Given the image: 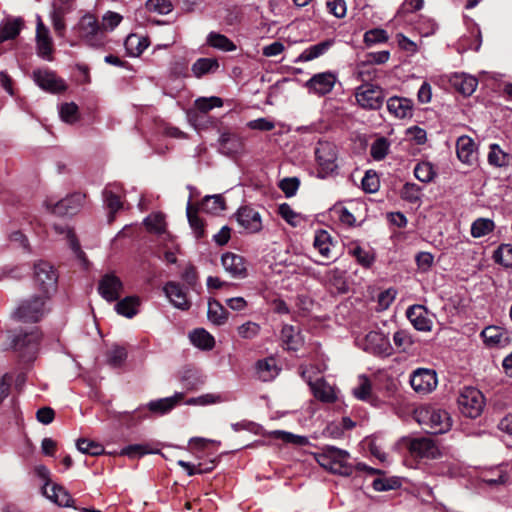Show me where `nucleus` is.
<instances>
[{"instance_id": "e2e57ef3", "label": "nucleus", "mask_w": 512, "mask_h": 512, "mask_svg": "<svg viewBox=\"0 0 512 512\" xmlns=\"http://www.w3.org/2000/svg\"><path fill=\"white\" fill-rule=\"evenodd\" d=\"M388 40L387 32L383 29H372L364 34V42L366 45H374L383 43Z\"/></svg>"}, {"instance_id": "7ed1b4c3", "label": "nucleus", "mask_w": 512, "mask_h": 512, "mask_svg": "<svg viewBox=\"0 0 512 512\" xmlns=\"http://www.w3.org/2000/svg\"><path fill=\"white\" fill-rule=\"evenodd\" d=\"M350 454L334 446L325 447L316 455L317 463L325 470L341 476H350L354 466L350 463Z\"/></svg>"}, {"instance_id": "864d4df0", "label": "nucleus", "mask_w": 512, "mask_h": 512, "mask_svg": "<svg viewBox=\"0 0 512 512\" xmlns=\"http://www.w3.org/2000/svg\"><path fill=\"white\" fill-rule=\"evenodd\" d=\"M393 341L401 352L409 351L414 343L411 334L406 330L396 331L393 335Z\"/></svg>"}, {"instance_id": "ea45409f", "label": "nucleus", "mask_w": 512, "mask_h": 512, "mask_svg": "<svg viewBox=\"0 0 512 512\" xmlns=\"http://www.w3.org/2000/svg\"><path fill=\"white\" fill-rule=\"evenodd\" d=\"M189 337L192 344L202 350H211L215 346L214 337L203 328L195 329Z\"/></svg>"}, {"instance_id": "c85d7f7f", "label": "nucleus", "mask_w": 512, "mask_h": 512, "mask_svg": "<svg viewBox=\"0 0 512 512\" xmlns=\"http://www.w3.org/2000/svg\"><path fill=\"white\" fill-rule=\"evenodd\" d=\"M220 152L227 156H233L242 152L244 142L241 137L231 133H223L219 139Z\"/></svg>"}, {"instance_id": "4c0bfd02", "label": "nucleus", "mask_w": 512, "mask_h": 512, "mask_svg": "<svg viewBox=\"0 0 512 512\" xmlns=\"http://www.w3.org/2000/svg\"><path fill=\"white\" fill-rule=\"evenodd\" d=\"M127 54L132 57L139 56L149 46L147 38L137 34H130L124 42Z\"/></svg>"}, {"instance_id": "20e7f679", "label": "nucleus", "mask_w": 512, "mask_h": 512, "mask_svg": "<svg viewBox=\"0 0 512 512\" xmlns=\"http://www.w3.org/2000/svg\"><path fill=\"white\" fill-rule=\"evenodd\" d=\"M79 38L89 47L103 48L107 43V36L103 34L98 19L88 13L77 24Z\"/></svg>"}, {"instance_id": "39448f33", "label": "nucleus", "mask_w": 512, "mask_h": 512, "mask_svg": "<svg viewBox=\"0 0 512 512\" xmlns=\"http://www.w3.org/2000/svg\"><path fill=\"white\" fill-rule=\"evenodd\" d=\"M226 209V202L224 197L221 194L215 195H206L199 203H192V195H190L186 213L189 224H198L197 214L199 212L210 214V215H219Z\"/></svg>"}, {"instance_id": "a19ab883", "label": "nucleus", "mask_w": 512, "mask_h": 512, "mask_svg": "<svg viewBox=\"0 0 512 512\" xmlns=\"http://www.w3.org/2000/svg\"><path fill=\"white\" fill-rule=\"evenodd\" d=\"M207 44L217 50L223 52H232L236 50V45L227 36L217 33L210 32L207 36Z\"/></svg>"}, {"instance_id": "69168bd1", "label": "nucleus", "mask_w": 512, "mask_h": 512, "mask_svg": "<svg viewBox=\"0 0 512 512\" xmlns=\"http://www.w3.org/2000/svg\"><path fill=\"white\" fill-rule=\"evenodd\" d=\"M326 7L330 14L336 18H343L346 15V2L344 0H326Z\"/></svg>"}, {"instance_id": "cd10ccee", "label": "nucleus", "mask_w": 512, "mask_h": 512, "mask_svg": "<svg viewBox=\"0 0 512 512\" xmlns=\"http://www.w3.org/2000/svg\"><path fill=\"white\" fill-rule=\"evenodd\" d=\"M313 246L323 258L331 259L334 256L332 250L335 247V243L332 236L326 230L320 229L316 231Z\"/></svg>"}, {"instance_id": "423d86ee", "label": "nucleus", "mask_w": 512, "mask_h": 512, "mask_svg": "<svg viewBox=\"0 0 512 512\" xmlns=\"http://www.w3.org/2000/svg\"><path fill=\"white\" fill-rule=\"evenodd\" d=\"M46 295L34 296L22 301L12 313L13 319L22 322H37L46 313Z\"/></svg>"}, {"instance_id": "393cba45", "label": "nucleus", "mask_w": 512, "mask_h": 512, "mask_svg": "<svg viewBox=\"0 0 512 512\" xmlns=\"http://www.w3.org/2000/svg\"><path fill=\"white\" fill-rule=\"evenodd\" d=\"M456 153L459 160L466 164H472L476 160V147L472 138L460 136L456 142Z\"/></svg>"}, {"instance_id": "4be33fe9", "label": "nucleus", "mask_w": 512, "mask_h": 512, "mask_svg": "<svg viewBox=\"0 0 512 512\" xmlns=\"http://www.w3.org/2000/svg\"><path fill=\"white\" fill-rule=\"evenodd\" d=\"M387 109L396 118H411L413 115V102L405 97L393 96L387 100Z\"/></svg>"}, {"instance_id": "a211bd4d", "label": "nucleus", "mask_w": 512, "mask_h": 512, "mask_svg": "<svg viewBox=\"0 0 512 512\" xmlns=\"http://www.w3.org/2000/svg\"><path fill=\"white\" fill-rule=\"evenodd\" d=\"M36 45L39 57L48 61L53 59V41L49 29L44 25L40 16H37Z\"/></svg>"}, {"instance_id": "6e6552de", "label": "nucleus", "mask_w": 512, "mask_h": 512, "mask_svg": "<svg viewBox=\"0 0 512 512\" xmlns=\"http://www.w3.org/2000/svg\"><path fill=\"white\" fill-rule=\"evenodd\" d=\"M85 194L75 192L61 200L48 198L44 205L48 211L58 216L74 215L80 211L85 202Z\"/></svg>"}, {"instance_id": "b1692460", "label": "nucleus", "mask_w": 512, "mask_h": 512, "mask_svg": "<svg viewBox=\"0 0 512 512\" xmlns=\"http://www.w3.org/2000/svg\"><path fill=\"white\" fill-rule=\"evenodd\" d=\"M43 494L54 503L63 507L71 506L73 501L71 495L66 489L57 484H50V482H45L43 486Z\"/></svg>"}, {"instance_id": "5701e85b", "label": "nucleus", "mask_w": 512, "mask_h": 512, "mask_svg": "<svg viewBox=\"0 0 512 512\" xmlns=\"http://www.w3.org/2000/svg\"><path fill=\"white\" fill-rule=\"evenodd\" d=\"M481 336L486 345L490 347H506L510 343V336L507 331L498 326H488Z\"/></svg>"}, {"instance_id": "f03ea898", "label": "nucleus", "mask_w": 512, "mask_h": 512, "mask_svg": "<svg viewBox=\"0 0 512 512\" xmlns=\"http://www.w3.org/2000/svg\"><path fill=\"white\" fill-rule=\"evenodd\" d=\"M40 338L41 335L37 327H31L29 330H20L17 333H8L10 347L18 353L24 362H31L36 358Z\"/></svg>"}, {"instance_id": "4d7b16f0", "label": "nucleus", "mask_w": 512, "mask_h": 512, "mask_svg": "<svg viewBox=\"0 0 512 512\" xmlns=\"http://www.w3.org/2000/svg\"><path fill=\"white\" fill-rule=\"evenodd\" d=\"M400 194L405 201L416 203L421 198V188L415 183H405Z\"/></svg>"}, {"instance_id": "58836bf2", "label": "nucleus", "mask_w": 512, "mask_h": 512, "mask_svg": "<svg viewBox=\"0 0 512 512\" xmlns=\"http://www.w3.org/2000/svg\"><path fill=\"white\" fill-rule=\"evenodd\" d=\"M219 68V62L216 58H199L191 67L195 77L201 78L208 73H214Z\"/></svg>"}, {"instance_id": "bb28decb", "label": "nucleus", "mask_w": 512, "mask_h": 512, "mask_svg": "<svg viewBox=\"0 0 512 512\" xmlns=\"http://www.w3.org/2000/svg\"><path fill=\"white\" fill-rule=\"evenodd\" d=\"M164 292L170 302L177 308L186 310L190 307V303L187 300L186 292L180 284L175 282H168L164 286Z\"/></svg>"}, {"instance_id": "603ef678", "label": "nucleus", "mask_w": 512, "mask_h": 512, "mask_svg": "<svg viewBox=\"0 0 512 512\" xmlns=\"http://www.w3.org/2000/svg\"><path fill=\"white\" fill-rule=\"evenodd\" d=\"M414 175L421 182H430L435 176L433 165L430 162L418 163L414 168Z\"/></svg>"}, {"instance_id": "412c9836", "label": "nucleus", "mask_w": 512, "mask_h": 512, "mask_svg": "<svg viewBox=\"0 0 512 512\" xmlns=\"http://www.w3.org/2000/svg\"><path fill=\"white\" fill-rule=\"evenodd\" d=\"M406 316L416 330L428 332L432 329V321L428 317V312L424 306L413 305L409 307Z\"/></svg>"}, {"instance_id": "0eeeda50", "label": "nucleus", "mask_w": 512, "mask_h": 512, "mask_svg": "<svg viewBox=\"0 0 512 512\" xmlns=\"http://www.w3.org/2000/svg\"><path fill=\"white\" fill-rule=\"evenodd\" d=\"M457 402L460 412L469 418L478 417L485 405L483 394L474 387H464L458 396Z\"/></svg>"}, {"instance_id": "aec40b11", "label": "nucleus", "mask_w": 512, "mask_h": 512, "mask_svg": "<svg viewBox=\"0 0 512 512\" xmlns=\"http://www.w3.org/2000/svg\"><path fill=\"white\" fill-rule=\"evenodd\" d=\"M185 398L183 392H176L170 397L160 398L150 401L146 407L147 410L155 415H165L181 404Z\"/></svg>"}, {"instance_id": "2f4dec72", "label": "nucleus", "mask_w": 512, "mask_h": 512, "mask_svg": "<svg viewBox=\"0 0 512 512\" xmlns=\"http://www.w3.org/2000/svg\"><path fill=\"white\" fill-rule=\"evenodd\" d=\"M103 199L108 211V222H112L115 220L114 215L123 208L120 195L112 187L108 186L103 191Z\"/></svg>"}, {"instance_id": "a878e982", "label": "nucleus", "mask_w": 512, "mask_h": 512, "mask_svg": "<svg viewBox=\"0 0 512 512\" xmlns=\"http://www.w3.org/2000/svg\"><path fill=\"white\" fill-rule=\"evenodd\" d=\"M451 85L464 96H470L477 88L478 80L465 73H455L450 77Z\"/></svg>"}, {"instance_id": "72a5a7b5", "label": "nucleus", "mask_w": 512, "mask_h": 512, "mask_svg": "<svg viewBox=\"0 0 512 512\" xmlns=\"http://www.w3.org/2000/svg\"><path fill=\"white\" fill-rule=\"evenodd\" d=\"M328 214L330 220L334 223L355 224L357 221L353 210L340 203L335 204L332 208H330Z\"/></svg>"}, {"instance_id": "dca6fc26", "label": "nucleus", "mask_w": 512, "mask_h": 512, "mask_svg": "<svg viewBox=\"0 0 512 512\" xmlns=\"http://www.w3.org/2000/svg\"><path fill=\"white\" fill-rule=\"evenodd\" d=\"M409 451L419 458L436 459L441 455L438 444L430 437L412 439L409 443Z\"/></svg>"}, {"instance_id": "37998d69", "label": "nucleus", "mask_w": 512, "mask_h": 512, "mask_svg": "<svg viewBox=\"0 0 512 512\" xmlns=\"http://www.w3.org/2000/svg\"><path fill=\"white\" fill-rule=\"evenodd\" d=\"M127 356L125 347L113 345L106 353V363L112 368H120L124 365Z\"/></svg>"}, {"instance_id": "6e6d98bb", "label": "nucleus", "mask_w": 512, "mask_h": 512, "mask_svg": "<svg viewBox=\"0 0 512 512\" xmlns=\"http://www.w3.org/2000/svg\"><path fill=\"white\" fill-rule=\"evenodd\" d=\"M145 7L148 11L159 15H167L173 10L170 0H147Z\"/></svg>"}, {"instance_id": "473e14b6", "label": "nucleus", "mask_w": 512, "mask_h": 512, "mask_svg": "<svg viewBox=\"0 0 512 512\" xmlns=\"http://www.w3.org/2000/svg\"><path fill=\"white\" fill-rule=\"evenodd\" d=\"M279 369L276 360L273 357H268L257 361L256 373L260 380L267 382L273 380L278 375Z\"/></svg>"}, {"instance_id": "a18cd8bd", "label": "nucleus", "mask_w": 512, "mask_h": 512, "mask_svg": "<svg viewBox=\"0 0 512 512\" xmlns=\"http://www.w3.org/2000/svg\"><path fill=\"white\" fill-rule=\"evenodd\" d=\"M488 161L491 165L502 167L509 164L510 155L505 153L499 145L492 144L488 154Z\"/></svg>"}, {"instance_id": "f257e3e1", "label": "nucleus", "mask_w": 512, "mask_h": 512, "mask_svg": "<svg viewBox=\"0 0 512 512\" xmlns=\"http://www.w3.org/2000/svg\"><path fill=\"white\" fill-rule=\"evenodd\" d=\"M416 421L430 434H443L451 428V418L447 411L435 406L423 405L414 412Z\"/></svg>"}, {"instance_id": "1a4fd4ad", "label": "nucleus", "mask_w": 512, "mask_h": 512, "mask_svg": "<svg viewBox=\"0 0 512 512\" xmlns=\"http://www.w3.org/2000/svg\"><path fill=\"white\" fill-rule=\"evenodd\" d=\"M34 282L41 293L49 297L56 291L58 273L49 262L41 260L34 265Z\"/></svg>"}, {"instance_id": "f3484780", "label": "nucleus", "mask_w": 512, "mask_h": 512, "mask_svg": "<svg viewBox=\"0 0 512 512\" xmlns=\"http://www.w3.org/2000/svg\"><path fill=\"white\" fill-rule=\"evenodd\" d=\"M122 291L123 282L114 273H107L99 280L98 292L108 302L118 300Z\"/></svg>"}, {"instance_id": "13d9d810", "label": "nucleus", "mask_w": 512, "mask_h": 512, "mask_svg": "<svg viewBox=\"0 0 512 512\" xmlns=\"http://www.w3.org/2000/svg\"><path fill=\"white\" fill-rule=\"evenodd\" d=\"M271 434L275 439H280L285 443H292L299 446L306 445L308 443V439L305 436L295 435L282 430L273 431Z\"/></svg>"}, {"instance_id": "c756f323", "label": "nucleus", "mask_w": 512, "mask_h": 512, "mask_svg": "<svg viewBox=\"0 0 512 512\" xmlns=\"http://www.w3.org/2000/svg\"><path fill=\"white\" fill-rule=\"evenodd\" d=\"M24 26L22 18H7L0 24V44L15 39Z\"/></svg>"}, {"instance_id": "bf43d9fd", "label": "nucleus", "mask_w": 512, "mask_h": 512, "mask_svg": "<svg viewBox=\"0 0 512 512\" xmlns=\"http://www.w3.org/2000/svg\"><path fill=\"white\" fill-rule=\"evenodd\" d=\"M260 330V325L252 321H247L237 328L239 336L243 339H253L257 337Z\"/></svg>"}, {"instance_id": "f704fd0d", "label": "nucleus", "mask_w": 512, "mask_h": 512, "mask_svg": "<svg viewBox=\"0 0 512 512\" xmlns=\"http://www.w3.org/2000/svg\"><path fill=\"white\" fill-rule=\"evenodd\" d=\"M325 281L337 293H346L348 285L345 279V271L339 268H333L325 273Z\"/></svg>"}, {"instance_id": "7c9ffc66", "label": "nucleus", "mask_w": 512, "mask_h": 512, "mask_svg": "<svg viewBox=\"0 0 512 512\" xmlns=\"http://www.w3.org/2000/svg\"><path fill=\"white\" fill-rule=\"evenodd\" d=\"M334 44L331 39L319 42L304 49L302 53L296 58L295 62H309L324 55Z\"/></svg>"}, {"instance_id": "3c124183", "label": "nucleus", "mask_w": 512, "mask_h": 512, "mask_svg": "<svg viewBox=\"0 0 512 512\" xmlns=\"http://www.w3.org/2000/svg\"><path fill=\"white\" fill-rule=\"evenodd\" d=\"M359 383L356 387L353 388V395L363 401H369L371 397V383L367 376L361 375L359 376Z\"/></svg>"}, {"instance_id": "2eb2a0df", "label": "nucleus", "mask_w": 512, "mask_h": 512, "mask_svg": "<svg viewBox=\"0 0 512 512\" xmlns=\"http://www.w3.org/2000/svg\"><path fill=\"white\" fill-rule=\"evenodd\" d=\"M337 81V76L330 71L321 72L313 75L306 83L305 87L309 93L324 96L332 91Z\"/></svg>"}, {"instance_id": "9b49d317", "label": "nucleus", "mask_w": 512, "mask_h": 512, "mask_svg": "<svg viewBox=\"0 0 512 512\" xmlns=\"http://www.w3.org/2000/svg\"><path fill=\"white\" fill-rule=\"evenodd\" d=\"M315 156L321 172L328 175L337 168L336 146L328 141H319L315 148Z\"/></svg>"}, {"instance_id": "052dcab7", "label": "nucleus", "mask_w": 512, "mask_h": 512, "mask_svg": "<svg viewBox=\"0 0 512 512\" xmlns=\"http://www.w3.org/2000/svg\"><path fill=\"white\" fill-rule=\"evenodd\" d=\"M281 339L288 350H297V335L293 326L284 325L282 327Z\"/></svg>"}, {"instance_id": "9d476101", "label": "nucleus", "mask_w": 512, "mask_h": 512, "mask_svg": "<svg viewBox=\"0 0 512 512\" xmlns=\"http://www.w3.org/2000/svg\"><path fill=\"white\" fill-rule=\"evenodd\" d=\"M355 98L359 106L367 110H378L384 102V91L381 87L364 83L357 87Z\"/></svg>"}, {"instance_id": "338daca9", "label": "nucleus", "mask_w": 512, "mask_h": 512, "mask_svg": "<svg viewBox=\"0 0 512 512\" xmlns=\"http://www.w3.org/2000/svg\"><path fill=\"white\" fill-rule=\"evenodd\" d=\"M507 479L508 475L503 473L500 468H496L482 476V481L488 485L504 483Z\"/></svg>"}, {"instance_id": "79ce46f5", "label": "nucleus", "mask_w": 512, "mask_h": 512, "mask_svg": "<svg viewBox=\"0 0 512 512\" xmlns=\"http://www.w3.org/2000/svg\"><path fill=\"white\" fill-rule=\"evenodd\" d=\"M139 298L136 296H127L117 302L115 310L118 314L127 318H132L138 313Z\"/></svg>"}, {"instance_id": "680f3d73", "label": "nucleus", "mask_w": 512, "mask_h": 512, "mask_svg": "<svg viewBox=\"0 0 512 512\" xmlns=\"http://www.w3.org/2000/svg\"><path fill=\"white\" fill-rule=\"evenodd\" d=\"M223 105V101L221 98L212 96L209 98H198L195 101V107L201 112H208L214 107H221Z\"/></svg>"}, {"instance_id": "de8ad7c7", "label": "nucleus", "mask_w": 512, "mask_h": 512, "mask_svg": "<svg viewBox=\"0 0 512 512\" xmlns=\"http://www.w3.org/2000/svg\"><path fill=\"white\" fill-rule=\"evenodd\" d=\"M147 407L140 406L135 409L133 412H122L119 414V419L126 422L128 426H133L139 423L140 421L149 417L148 412L146 411Z\"/></svg>"}, {"instance_id": "4468645a", "label": "nucleus", "mask_w": 512, "mask_h": 512, "mask_svg": "<svg viewBox=\"0 0 512 512\" xmlns=\"http://www.w3.org/2000/svg\"><path fill=\"white\" fill-rule=\"evenodd\" d=\"M364 349L374 355L387 357L392 354L390 340L382 332L370 331L364 339Z\"/></svg>"}, {"instance_id": "ddd939ff", "label": "nucleus", "mask_w": 512, "mask_h": 512, "mask_svg": "<svg viewBox=\"0 0 512 512\" xmlns=\"http://www.w3.org/2000/svg\"><path fill=\"white\" fill-rule=\"evenodd\" d=\"M34 82L43 90L50 93H59L66 90L63 79L48 69H37L32 74Z\"/></svg>"}, {"instance_id": "5fc2aeb1", "label": "nucleus", "mask_w": 512, "mask_h": 512, "mask_svg": "<svg viewBox=\"0 0 512 512\" xmlns=\"http://www.w3.org/2000/svg\"><path fill=\"white\" fill-rule=\"evenodd\" d=\"M59 114L61 119L68 124H73L79 119L78 106L74 102L62 104Z\"/></svg>"}, {"instance_id": "49530a36", "label": "nucleus", "mask_w": 512, "mask_h": 512, "mask_svg": "<svg viewBox=\"0 0 512 512\" xmlns=\"http://www.w3.org/2000/svg\"><path fill=\"white\" fill-rule=\"evenodd\" d=\"M123 16L114 11H107L102 16V21L100 23L101 30L104 35L108 32H112L119 24L122 22Z\"/></svg>"}, {"instance_id": "774afa93", "label": "nucleus", "mask_w": 512, "mask_h": 512, "mask_svg": "<svg viewBox=\"0 0 512 512\" xmlns=\"http://www.w3.org/2000/svg\"><path fill=\"white\" fill-rule=\"evenodd\" d=\"M388 147L385 139L376 140L371 146V156L375 160H382L388 153Z\"/></svg>"}, {"instance_id": "6ab92c4d", "label": "nucleus", "mask_w": 512, "mask_h": 512, "mask_svg": "<svg viewBox=\"0 0 512 512\" xmlns=\"http://www.w3.org/2000/svg\"><path fill=\"white\" fill-rule=\"evenodd\" d=\"M224 270L233 278L243 279L247 277L245 259L235 253L226 252L221 257Z\"/></svg>"}, {"instance_id": "c03bdc74", "label": "nucleus", "mask_w": 512, "mask_h": 512, "mask_svg": "<svg viewBox=\"0 0 512 512\" xmlns=\"http://www.w3.org/2000/svg\"><path fill=\"white\" fill-rule=\"evenodd\" d=\"M236 221L238 224L261 223L262 217L259 209L245 205L237 210Z\"/></svg>"}, {"instance_id": "e433bc0d", "label": "nucleus", "mask_w": 512, "mask_h": 512, "mask_svg": "<svg viewBox=\"0 0 512 512\" xmlns=\"http://www.w3.org/2000/svg\"><path fill=\"white\" fill-rule=\"evenodd\" d=\"M312 393L315 398L325 403H332L336 400L333 388L324 380L318 379L314 383H310Z\"/></svg>"}, {"instance_id": "8fccbe9b", "label": "nucleus", "mask_w": 512, "mask_h": 512, "mask_svg": "<svg viewBox=\"0 0 512 512\" xmlns=\"http://www.w3.org/2000/svg\"><path fill=\"white\" fill-rule=\"evenodd\" d=\"M350 253L357 259V262L363 267L369 268L375 261V254L370 250H365L359 245L350 249Z\"/></svg>"}, {"instance_id": "c9c22d12", "label": "nucleus", "mask_w": 512, "mask_h": 512, "mask_svg": "<svg viewBox=\"0 0 512 512\" xmlns=\"http://www.w3.org/2000/svg\"><path fill=\"white\" fill-rule=\"evenodd\" d=\"M228 315L229 312L219 301L215 299L209 300L207 316L212 324L216 326L224 325L228 319Z\"/></svg>"}, {"instance_id": "09e8293b", "label": "nucleus", "mask_w": 512, "mask_h": 512, "mask_svg": "<svg viewBox=\"0 0 512 512\" xmlns=\"http://www.w3.org/2000/svg\"><path fill=\"white\" fill-rule=\"evenodd\" d=\"M76 447L81 453L89 454L92 456L101 455L104 452V448L101 444L85 438L78 439L76 442Z\"/></svg>"}, {"instance_id": "0e129e2a", "label": "nucleus", "mask_w": 512, "mask_h": 512, "mask_svg": "<svg viewBox=\"0 0 512 512\" xmlns=\"http://www.w3.org/2000/svg\"><path fill=\"white\" fill-rule=\"evenodd\" d=\"M362 188L365 192L374 193L379 189V179L375 172L367 171L362 179Z\"/></svg>"}, {"instance_id": "f8f14e48", "label": "nucleus", "mask_w": 512, "mask_h": 512, "mask_svg": "<svg viewBox=\"0 0 512 512\" xmlns=\"http://www.w3.org/2000/svg\"><path fill=\"white\" fill-rule=\"evenodd\" d=\"M437 382L436 372L427 368H418L410 376L411 387L421 395L432 392L436 388Z\"/></svg>"}]
</instances>
